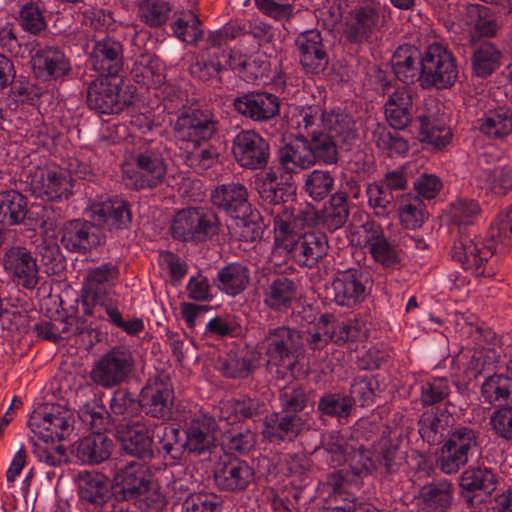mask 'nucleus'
I'll list each match as a JSON object with an SVG mask.
<instances>
[{
  "label": "nucleus",
  "mask_w": 512,
  "mask_h": 512,
  "mask_svg": "<svg viewBox=\"0 0 512 512\" xmlns=\"http://www.w3.org/2000/svg\"><path fill=\"white\" fill-rule=\"evenodd\" d=\"M511 244L512 206L499 214L490 226L485 242L475 243L469 233L459 229L451 248V256L475 276H485L484 263L497 251L498 245L508 247Z\"/></svg>",
  "instance_id": "f257e3e1"
},
{
  "label": "nucleus",
  "mask_w": 512,
  "mask_h": 512,
  "mask_svg": "<svg viewBox=\"0 0 512 512\" xmlns=\"http://www.w3.org/2000/svg\"><path fill=\"white\" fill-rule=\"evenodd\" d=\"M309 391L300 386L284 388L279 395L281 411L265 417L262 436L269 443L280 445L292 442L309 429L308 412Z\"/></svg>",
  "instance_id": "f03ea898"
},
{
  "label": "nucleus",
  "mask_w": 512,
  "mask_h": 512,
  "mask_svg": "<svg viewBox=\"0 0 512 512\" xmlns=\"http://www.w3.org/2000/svg\"><path fill=\"white\" fill-rule=\"evenodd\" d=\"M114 499L118 503L132 502L141 511L160 509L165 497L150 468L142 462L130 461L117 469L112 477Z\"/></svg>",
  "instance_id": "7ed1b4c3"
},
{
  "label": "nucleus",
  "mask_w": 512,
  "mask_h": 512,
  "mask_svg": "<svg viewBox=\"0 0 512 512\" xmlns=\"http://www.w3.org/2000/svg\"><path fill=\"white\" fill-rule=\"evenodd\" d=\"M324 130L308 132V143L314 165L318 162L335 165L339 161V142H345L351 135L346 116L334 113H322Z\"/></svg>",
  "instance_id": "20e7f679"
},
{
  "label": "nucleus",
  "mask_w": 512,
  "mask_h": 512,
  "mask_svg": "<svg viewBox=\"0 0 512 512\" xmlns=\"http://www.w3.org/2000/svg\"><path fill=\"white\" fill-rule=\"evenodd\" d=\"M304 332L289 326L269 328L258 347L269 364L292 369L304 353Z\"/></svg>",
  "instance_id": "39448f33"
},
{
  "label": "nucleus",
  "mask_w": 512,
  "mask_h": 512,
  "mask_svg": "<svg viewBox=\"0 0 512 512\" xmlns=\"http://www.w3.org/2000/svg\"><path fill=\"white\" fill-rule=\"evenodd\" d=\"M135 365V357L130 348L115 346L93 363L89 378L97 386L112 389L131 378Z\"/></svg>",
  "instance_id": "423d86ee"
},
{
  "label": "nucleus",
  "mask_w": 512,
  "mask_h": 512,
  "mask_svg": "<svg viewBox=\"0 0 512 512\" xmlns=\"http://www.w3.org/2000/svg\"><path fill=\"white\" fill-rule=\"evenodd\" d=\"M86 85V104L98 115L119 114L133 103L134 91H123L114 76L98 75Z\"/></svg>",
  "instance_id": "0eeeda50"
},
{
  "label": "nucleus",
  "mask_w": 512,
  "mask_h": 512,
  "mask_svg": "<svg viewBox=\"0 0 512 512\" xmlns=\"http://www.w3.org/2000/svg\"><path fill=\"white\" fill-rule=\"evenodd\" d=\"M420 86L423 89H447L454 85L458 69L453 54L443 45H429L420 59Z\"/></svg>",
  "instance_id": "6e6552de"
},
{
  "label": "nucleus",
  "mask_w": 512,
  "mask_h": 512,
  "mask_svg": "<svg viewBox=\"0 0 512 512\" xmlns=\"http://www.w3.org/2000/svg\"><path fill=\"white\" fill-rule=\"evenodd\" d=\"M221 222L206 208H188L176 213L171 225L172 237L179 241L205 242L217 236Z\"/></svg>",
  "instance_id": "1a4fd4ad"
},
{
  "label": "nucleus",
  "mask_w": 512,
  "mask_h": 512,
  "mask_svg": "<svg viewBox=\"0 0 512 512\" xmlns=\"http://www.w3.org/2000/svg\"><path fill=\"white\" fill-rule=\"evenodd\" d=\"M175 394L170 376L161 372L150 377L140 391L138 407L145 416L167 422L174 416Z\"/></svg>",
  "instance_id": "9d476101"
},
{
  "label": "nucleus",
  "mask_w": 512,
  "mask_h": 512,
  "mask_svg": "<svg viewBox=\"0 0 512 512\" xmlns=\"http://www.w3.org/2000/svg\"><path fill=\"white\" fill-rule=\"evenodd\" d=\"M28 425L40 441L59 442L73 432L74 416L61 405L46 404L32 412Z\"/></svg>",
  "instance_id": "9b49d317"
},
{
  "label": "nucleus",
  "mask_w": 512,
  "mask_h": 512,
  "mask_svg": "<svg viewBox=\"0 0 512 512\" xmlns=\"http://www.w3.org/2000/svg\"><path fill=\"white\" fill-rule=\"evenodd\" d=\"M117 274V268L111 264H103L87 274L80 295V303L86 316L103 318V310L112 304L108 292L110 282Z\"/></svg>",
  "instance_id": "f8f14e48"
},
{
  "label": "nucleus",
  "mask_w": 512,
  "mask_h": 512,
  "mask_svg": "<svg viewBox=\"0 0 512 512\" xmlns=\"http://www.w3.org/2000/svg\"><path fill=\"white\" fill-rule=\"evenodd\" d=\"M479 432L459 425L449 432L441 448L440 468L446 474L457 473L467 465L469 457L479 448Z\"/></svg>",
  "instance_id": "ddd939ff"
},
{
  "label": "nucleus",
  "mask_w": 512,
  "mask_h": 512,
  "mask_svg": "<svg viewBox=\"0 0 512 512\" xmlns=\"http://www.w3.org/2000/svg\"><path fill=\"white\" fill-rule=\"evenodd\" d=\"M125 185L134 190L154 189L166 180L167 165L158 150L146 149L134 156V167L124 170Z\"/></svg>",
  "instance_id": "4468645a"
},
{
  "label": "nucleus",
  "mask_w": 512,
  "mask_h": 512,
  "mask_svg": "<svg viewBox=\"0 0 512 512\" xmlns=\"http://www.w3.org/2000/svg\"><path fill=\"white\" fill-rule=\"evenodd\" d=\"M231 152L235 162L247 170H263L271 157L270 143L253 129L241 130L233 140Z\"/></svg>",
  "instance_id": "2eb2a0df"
},
{
  "label": "nucleus",
  "mask_w": 512,
  "mask_h": 512,
  "mask_svg": "<svg viewBox=\"0 0 512 512\" xmlns=\"http://www.w3.org/2000/svg\"><path fill=\"white\" fill-rule=\"evenodd\" d=\"M33 195L45 201L67 200L72 195V179L66 170L55 166H37L28 174Z\"/></svg>",
  "instance_id": "dca6fc26"
},
{
  "label": "nucleus",
  "mask_w": 512,
  "mask_h": 512,
  "mask_svg": "<svg viewBox=\"0 0 512 512\" xmlns=\"http://www.w3.org/2000/svg\"><path fill=\"white\" fill-rule=\"evenodd\" d=\"M218 124L210 109L189 108L177 117L174 131L183 143L208 142L217 134Z\"/></svg>",
  "instance_id": "f3484780"
},
{
  "label": "nucleus",
  "mask_w": 512,
  "mask_h": 512,
  "mask_svg": "<svg viewBox=\"0 0 512 512\" xmlns=\"http://www.w3.org/2000/svg\"><path fill=\"white\" fill-rule=\"evenodd\" d=\"M115 437L127 456L141 461H150L156 457L153 433L142 421L130 420L118 424Z\"/></svg>",
  "instance_id": "a211bd4d"
},
{
  "label": "nucleus",
  "mask_w": 512,
  "mask_h": 512,
  "mask_svg": "<svg viewBox=\"0 0 512 512\" xmlns=\"http://www.w3.org/2000/svg\"><path fill=\"white\" fill-rule=\"evenodd\" d=\"M183 432L186 451L195 457L210 455L216 448L219 425L209 414L191 417L185 422Z\"/></svg>",
  "instance_id": "6ab92c4d"
},
{
  "label": "nucleus",
  "mask_w": 512,
  "mask_h": 512,
  "mask_svg": "<svg viewBox=\"0 0 512 512\" xmlns=\"http://www.w3.org/2000/svg\"><path fill=\"white\" fill-rule=\"evenodd\" d=\"M368 283L367 272L359 269L340 271L327 288L329 298L339 306L354 307L366 298Z\"/></svg>",
  "instance_id": "aec40b11"
},
{
  "label": "nucleus",
  "mask_w": 512,
  "mask_h": 512,
  "mask_svg": "<svg viewBox=\"0 0 512 512\" xmlns=\"http://www.w3.org/2000/svg\"><path fill=\"white\" fill-rule=\"evenodd\" d=\"M280 99L266 91L243 93L232 100L233 109L253 122H269L280 114Z\"/></svg>",
  "instance_id": "412c9836"
},
{
  "label": "nucleus",
  "mask_w": 512,
  "mask_h": 512,
  "mask_svg": "<svg viewBox=\"0 0 512 512\" xmlns=\"http://www.w3.org/2000/svg\"><path fill=\"white\" fill-rule=\"evenodd\" d=\"M380 27L381 17L378 9L369 5L360 6L345 16L342 36L350 44L371 43L373 35Z\"/></svg>",
  "instance_id": "4be33fe9"
},
{
  "label": "nucleus",
  "mask_w": 512,
  "mask_h": 512,
  "mask_svg": "<svg viewBox=\"0 0 512 512\" xmlns=\"http://www.w3.org/2000/svg\"><path fill=\"white\" fill-rule=\"evenodd\" d=\"M213 477L214 483L220 491L240 493L254 482L255 471L245 460L228 458L217 464Z\"/></svg>",
  "instance_id": "5701e85b"
},
{
  "label": "nucleus",
  "mask_w": 512,
  "mask_h": 512,
  "mask_svg": "<svg viewBox=\"0 0 512 512\" xmlns=\"http://www.w3.org/2000/svg\"><path fill=\"white\" fill-rule=\"evenodd\" d=\"M2 264L17 285L27 290H33L38 285L39 271L36 259L25 247L13 246L7 249Z\"/></svg>",
  "instance_id": "b1692460"
},
{
  "label": "nucleus",
  "mask_w": 512,
  "mask_h": 512,
  "mask_svg": "<svg viewBox=\"0 0 512 512\" xmlns=\"http://www.w3.org/2000/svg\"><path fill=\"white\" fill-rule=\"evenodd\" d=\"M295 47L300 65L306 73L320 74L326 70L329 56L319 30L311 29L298 34Z\"/></svg>",
  "instance_id": "393cba45"
},
{
  "label": "nucleus",
  "mask_w": 512,
  "mask_h": 512,
  "mask_svg": "<svg viewBox=\"0 0 512 512\" xmlns=\"http://www.w3.org/2000/svg\"><path fill=\"white\" fill-rule=\"evenodd\" d=\"M61 243L70 252L86 254L93 248L102 245L104 235L89 221L74 219L62 227Z\"/></svg>",
  "instance_id": "a878e982"
},
{
  "label": "nucleus",
  "mask_w": 512,
  "mask_h": 512,
  "mask_svg": "<svg viewBox=\"0 0 512 512\" xmlns=\"http://www.w3.org/2000/svg\"><path fill=\"white\" fill-rule=\"evenodd\" d=\"M77 494L84 505L95 508L104 506L112 497L114 488L112 479L100 472H79L76 478Z\"/></svg>",
  "instance_id": "bb28decb"
},
{
  "label": "nucleus",
  "mask_w": 512,
  "mask_h": 512,
  "mask_svg": "<svg viewBox=\"0 0 512 512\" xmlns=\"http://www.w3.org/2000/svg\"><path fill=\"white\" fill-rule=\"evenodd\" d=\"M282 246L300 265L312 267L327 254L328 240L325 234L308 232L286 239Z\"/></svg>",
  "instance_id": "cd10ccee"
},
{
  "label": "nucleus",
  "mask_w": 512,
  "mask_h": 512,
  "mask_svg": "<svg viewBox=\"0 0 512 512\" xmlns=\"http://www.w3.org/2000/svg\"><path fill=\"white\" fill-rule=\"evenodd\" d=\"M212 204L232 218L245 217L252 207L248 201V191L240 182L223 183L215 187L210 195Z\"/></svg>",
  "instance_id": "c85d7f7f"
},
{
  "label": "nucleus",
  "mask_w": 512,
  "mask_h": 512,
  "mask_svg": "<svg viewBox=\"0 0 512 512\" xmlns=\"http://www.w3.org/2000/svg\"><path fill=\"white\" fill-rule=\"evenodd\" d=\"M90 61L99 75L118 76L123 69V46L113 37L95 40Z\"/></svg>",
  "instance_id": "c756f323"
},
{
  "label": "nucleus",
  "mask_w": 512,
  "mask_h": 512,
  "mask_svg": "<svg viewBox=\"0 0 512 512\" xmlns=\"http://www.w3.org/2000/svg\"><path fill=\"white\" fill-rule=\"evenodd\" d=\"M115 444L105 433H90L76 441L71 453L86 465H99L112 456Z\"/></svg>",
  "instance_id": "7c9ffc66"
},
{
  "label": "nucleus",
  "mask_w": 512,
  "mask_h": 512,
  "mask_svg": "<svg viewBox=\"0 0 512 512\" xmlns=\"http://www.w3.org/2000/svg\"><path fill=\"white\" fill-rule=\"evenodd\" d=\"M260 353L254 348L244 345L231 348L224 357L218 360V370L226 378L244 379L255 369Z\"/></svg>",
  "instance_id": "2f4dec72"
},
{
  "label": "nucleus",
  "mask_w": 512,
  "mask_h": 512,
  "mask_svg": "<svg viewBox=\"0 0 512 512\" xmlns=\"http://www.w3.org/2000/svg\"><path fill=\"white\" fill-rule=\"evenodd\" d=\"M281 168L287 173H298L314 166L308 137L302 134L293 135L288 142L277 151Z\"/></svg>",
  "instance_id": "473e14b6"
},
{
  "label": "nucleus",
  "mask_w": 512,
  "mask_h": 512,
  "mask_svg": "<svg viewBox=\"0 0 512 512\" xmlns=\"http://www.w3.org/2000/svg\"><path fill=\"white\" fill-rule=\"evenodd\" d=\"M92 218L109 231L129 229L132 223L130 204L119 198L109 199L93 205Z\"/></svg>",
  "instance_id": "72a5a7b5"
},
{
  "label": "nucleus",
  "mask_w": 512,
  "mask_h": 512,
  "mask_svg": "<svg viewBox=\"0 0 512 512\" xmlns=\"http://www.w3.org/2000/svg\"><path fill=\"white\" fill-rule=\"evenodd\" d=\"M449 406H452V403L447 401L443 408L432 407L420 415L418 431L423 441L430 446L439 445L446 440L445 432L452 420Z\"/></svg>",
  "instance_id": "f704fd0d"
},
{
  "label": "nucleus",
  "mask_w": 512,
  "mask_h": 512,
  "mask_svg": "<svg viewBox=\"0 0 512 512\" xmlns=\"http://www.w3.org/2000/svg\"><path fill=\"white\" fill-rule=\"evenodd\" d=\"M33 70L38 78L57 80L71 70L69 59L56 47H46L32 57Z\"/></svg>",
  "instance_id": "c9c22d12"
},
{
  "label": "nucleus",
  "mask_w": 512,
  "mask_h": 512,
  "mask_svg": "<svg viewBox=\"0 0 512 512\" xmlns=\"http://www.w3.org/2000/svg\"><path fill=\"white\" fill-rule=\"evenodd\" d=\"M385 118L395 130L405 129L413 117V96L409 89L398 88L389 95L385 105Z\"/></svg>",
  "instance_id": "e433bc0d"
},
{
  "label": "nucleus",
  "mask_w": 512,
  "mask_h": 512,
  "mask_svg": "<svg viewBox=\"0 0 512 512\" xmlns=\"http://www.w3.org/2000/svg\"><path fill=\"white\" fill-rule=\"evenodd\" d=\"M267 410V405L261 398L241 395L227 401L221 409V417L230 424L247 420L255 421L256 418L264 415Z\"/></svg>",
  "instance_id": "4c0bfd02"
},
{
  "label": "nucleus",
  "mask_w": 512,
  "mask_h": 512,
  "mask_svg": "<svg viewBox=\"0 0 512 512\" xmlns=\"http://www.w3.org/2000/svg\"><path fill=\"white\" fill-rule=\"evenodd\" d=\"M420 51L413 45L399 46L392 55L391 63L395 76L405 84L420 83L422 58Z\"/></svg>",
  "instance_id": "58836bf2"
},
{
  "label": "nucleus",
  "mask_w": 512,
  "mask_h": 512,
  "mask_svg": "<svg viewBox=\"0 0 512 512\" xmlns=\"http://www.w3.org/2000/svg\"><path fill=\"white\" fill-rule=\"evenodd\" d=\"M417 499V505L423 512H447L452 504L453 486L447 481L423 486Z\"/></svg>",
  "instance_id": "ea45409f"
},
{
  "label": "nucleus",
  "mask_w": 512,
  "mask_h": 512,
  "mask_svg": "<svg viewBox=\"0 0 512 512\" xmlns=\"http://www.w3.org/2000/svg\"><path fill=\"white\" fill-rule=\"evenodd\" d=\"M477 123L479 131L488 138L505 139L512 134V109L506 106L491 109Z\"/></svg>",
  "instance_id": "a19ab883"
},
{
  "label": "nucleus",
  "mask_w": 512,
  "mask_h": 512,
  "mask_svg": "<svg viewBox=\"0 0 512 512\" xmlns=\"http://www.w3.org/2000/svg\"><path fill=\"white\" fill-rule=\"evenodd\" d=\"M250 273L247 266L233 262L222 267L214 279V285L230 296L241 294L248 287Z\"/></svg>",
  "instance_id": "79ce46f5"
},
{
  "label": "nucleus",
  "mask_w": 512,
  "mask_h": 512,
  "mask_svg": "<svg viewBox=\"0 0 512 512\" xmlns=\"http://www.w3.org/2000/svg\"><path fill=\"white\" fill-rule=\"evenodd\" d=\"M497 476L490 467L471 466L464 470L459 479L463 491L477 496L480 492L490 495L497 487Z\"/></svg>",
  "instance_id": "37998d69"
},
{
  "label": "nucleus",
  "mask_w": 512,
  "mask_h": 512,
  "mask_svg": "<svg viewBox=\"0 0 512 512\" xmlns=\"http://www.w3.org/2000/svg\"><path fill=\"white\" fill-rule=\"evenodd\" d=\"M296 297V283L286 276H278L264 292V303L268 308L280 311L290 308Z\"/></svg>",
  "instance_id": "c03bdc74"
},
{
  "label": "nucleus",
  "mask_w": 512,
  "mask_h": 512,
  "mask_svg": "<svg viewBox=\"0 0 512 512\" xmlns=\"http://www.w3.org/2000/svg\"><path fill=\"white\" fill-rule=\"evenodd\" d=\"M133 80L149 88H159L165 82L164 65L158 57L141 55L131 69Z\"/></svg>",
  "instance_id": "a18cd8bd"
},
{
  "label": "nucleus",
  "mask_w": 512,
  "mask_h": 512,
  "mask_svg": "<svg viewBox=\"0 0 512 512\" xmlns=\"http://www.w3.org/2000/svg\"><path fill=\"white\" fill-rule=\"evenodd\" d=\"M28 212L27 197L16 190L0 193V225L10 227L23 222Z\"/></svg>",
  "instance_id": "49530a36"
},
{
  "label": "nucleus",
  "mask_w": 512,
  "mask_h": 512,
  "mask_svg": "<svg viewBox=\"0 0 512 512\" xmlns=\"http://www.w3.org/2000/svg\"><path fill=\"white\" fill-rule=\"evenodd\" d=\"M463 20L477 37H494L499 29L495 16L484 5H467Z\"/></svg>",
  "instance_id": "de8ad7c7"
},
{
  "label": "nucleus",
  "mask_w": 512,
  "mask_h": 512,
  "mask_svg": "<svg viewBox=\"0 0 512 512\" xmlns=\"http://www.w3.org/2000/svg\"><path fill=\"white\" fill-rule=\"evenodd\" d=\"M381 388L377 377L373 374H359L352 379L348 398L351 404L361 407L372 406L380 396Z\"/></svg>",
  "instance_id": "09e8293b"
},
{
  "label": "nucleus",
  "mask_w": 512,
  "mask_h": 512,
  "mask_svg": "<svg viewBox=\"0 0 512 512\" xmlns=\"http://www.w3.org/2000/svg\"><path fill=\"white\" fill-rule=\"evenodd\" d=\"M206 143H186L184 153L180 157L187 167L197 172H203L218 162L219 153L217 148L206 145Z\"/></svg>",
  "instance_id": "8fccbe9b"
},
{
  "label": "nucleus",
  "mask_w": 512,
  "mask_h": 512,
  "mask_svg": "<svg viewBox=\"0 0 512 512\" xmlns=\"http://www.w3.org/2000/svg\"><path fill=\"white\" fill-rule=\"evenodd\" d=\"M349 215L350 206L347 194L336 192L331 196L329 205L323 211L321 225L324 229L333 233L344 227Z\"/></svg>",
  "instance_id": "3c124183"
},
{
  "label": "nucleus",
  "mask_w": 512,
  "mask_h": 512,
  "mask_svg": "<svg viewBox=\"0 0 512 512\" xmlns=\"http://www.w3.org/2000/svg\"><path fill=\"white\" fill-rule=\"evenodd\" d=\"M502 52L491 42L480 43L472 54L473 73L481 78L493 74L501 65Z\"/></svg>",
  "instance_id": "603ef678"
},
{
  "label": "nucleus",
  "mask_w": 512,
  "mask_h": 512,
  "mask_svg": "<svg viewBox=\"0 0 512 512\" xmlns=\"http://www.w3.org/2000/svg\"><path fill=\"white\" fill-rule=\"evenodd\" d=\"M397 212L402 226L406 229L419 228L428 216L422 199L410 193L400 197Z\"/></svg>",
  "instance_id": "864d4df0"
},
{
  "label": "nucleus",
  "mask_w": 512,
  "mask_h": 512,
  "mask_svg": "<svg viewBox=\"0 0 512 512\" xmlns=\"http://www.w3.org/2000/svg\"><path fill=\"white\" fill-rule=\"evenodd\" d=\"M156 444L155 453L163 454L164 458L169 457L173 461L180 460L183 453L187 452L180 429L172 425H164L157 430Z\"/></svg>",
  "instance_id": "5fc2aeb1"
},
{
  "label": "nucleus",
  "mask_w": 512,
  "mask_h": 512,
  "mask_svg": "<svg viewBox=\"0 0 512 512\" xmlns=\"http://www.w3.org/2000/svg\"><path fill=\"white\" fill-rule=\"evenodd\" d=\"M418 121L420 123L419 134L422 142H427L441 149L451 141L452 132L443 120L424 115L419 116Z\"/></svg>",
  "instance_id": "6e6d98bb"
},
{
  "label": "nucleus",
  "mask_w": 512,
  "mask_h": 512,
  "mask_svg": "<svg viewBox=\"0 0 512 512\" xmlns=\"http://www.w3.org/2000/svg\"><path fill=\"white\" fill-rule=\"evenodd\" d=\"M481 188L491 189L495 193H506L512 188V168L493 165L480 168L476 175Z\"/></svg>",
  "instance_id": "4d7b16f0"
},
{
  "label": "nucleus",
  "mask_w": 512,
  "mask_h": 512,
  "mask_svg": "<svg viewBox=\"0 0 512 512\" xmlns=\"http://www.w3.org/2000/svg\"><path fill=\"white\" fill-rule=\"evenodd\" d=\"M78 416L92 433H105L114 426V419L103 405L85 403L78 409Z\"/></svg>",
  "instance_id": "13d9d810"
},
{
  "label": "nucleus",
  "mask_w": 512,
  "mask_h": 512,
  "mask_svg": "<svg viewBox=\"0 0 512 512\" xmlns=\"http://www.w3.org/2000/svg\"><path fill=\"white\" fill-rule=\"evenodd\" d=\"M317 411L321 417L348 419L352 414L353 406L347 394L340 392L324 393L318 400Z\"/></svg>",
  "instance_id": "bf43d9fd"
},
{
  "label": "nucleus",
  "mask_w": 512,
  "mask_h": 512,
  "mask_svg": "<svg viewBox=\"0 0 512 512\" xmlns=\"http://www.w3.org/2000/svg\"><path fill=\"white\" fill-rule=\"evenodd\" d=\"M481 395L491 405L507 403L512 395V378L504 374H493L481 385Z\"/></svg>",
  "instance_id": "052dcab7"
},
{
  "label": "nucleus",
  "mask_w": 512,
  "mask_h": 512,
  "mask_svg": "<svg viewBox=\"0 0 512 512\" xmlns=\"http://www.w3.org/2000/svg\"><path fill=\"white\" fill-rule=\"evenodd\" d=\"M75 324H77V317L67 316L64 319L36 323L34 331L38 337L57 343L61 339L69 338L73 335Z\"/></svg>",
  "instance_id": "680f3d73"
},
{
  "label": "nucleus",
  "mask_w": 512,
  "mask_h": 512,
  "mask_svg": "<svg viewBox=\"0 0 512 512\" xmlns=\"http://www.w3.org/2000/svg\"><path fill=\"white\" fill-rule=\"evenodd\" d=\"M372 140L375 145L386 152L388 156L403 155L409 150L407 141L392 133L384 124L377 123L372 131Z\"/></svg>",
  "instance_id": "e2e57ef3"
},
{
  "label": "nucleus",
  "mask_w": 512,
  "mask_h": 512,
  "mask_svg": "<svg viewBox=\"0 0 512 512\" xmlns=\"http://www.w3.org/2000/svg\"><path fill=\"white\" fill-rule=\"evenodd\" d=\"M17 21L20 27L33 35H38L47 28L43 9L38 0L20 4Z\"/></svg>",
  "instance_id": "0e129e2a"
},
{
  "label": "nucleus",
  "mask_w": 512,
  "mask_h": 512,
  "mask_svg": "<svg viewBox=\"0 0 512 512\" xmlns=\"http://www.w3.org/2000/svg\"><path fill=\"white\" fill-rule=\"evenodd\" d=\"M335 179L327 170H313L308 173L304 182V190L310 198L322 201L334 189Z\"/></svg>",
  "instance_id": "69168bd1"
},
{
  "label": "nucleus",
  "mask_w": 512,
  "mask_h": 512,
  "mask_svg": "<svg viewBox=\"0 0 512 512\" xmlns=\"http://www.w3.org/2000/svg\"><path fill=\"white\" fill-rule=\"evenodd\" d=\"M201 22L192 11L181 12L172 23V30L181 41L192 44L196 43L203 31L200 28Z\"/></svg>",
  "instance_id": "338daca9"
},
{
  "label": "nucleus",
  "mask_w": 512,
  "mask_h": 512,
  "mask_svg": "<svg viewBox=\"0 0 512 512\" xmlns=\"http://www.w3.org/2000/svg\"><path fill=\"white\" fill-rule=\"evenodd\" d=\"M349 449L352 448L338 432L330 431L322 435L320 446L316 448V451L323 450L329 454V463L335 467L346 461V456L350 454Z\"/></svg>",
  "instance_id": "774afa93"
}]
</instances>
